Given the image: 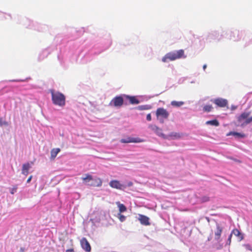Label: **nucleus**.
Returning a JSON list of instances; mask_svg holds the SVG:
<instances>
[{"label": "nucleus", "mask_w": 252, "mask_h": 252, "mask_svg": "<svg viewBox=\"0 0 252 252\" xmlns=\"http://www.w3.org/2000/svg\"><path fill=\"white\" fill-rule=\"evenodd\" d=\"M11 81H13V82H21V81H24L23 80H11Z\"/></svg>", "instance_id": "38"}, {"label": "nucleus", "mask_w": 252, "mask_h": 252, "mask_svg": "<svg viewBox=\"0 0 252 252\" xmlns=\"http://www.w3.org/2000/svg\"><path fill=\"white\" fill-rule=\"evenodd\" d=\"M184 101H172L171 102V105L174 107H179L184 104Z\"/></svg>", "instance_id": "21"}, {"label": "nucleus", "mask_w": 252, "mask_h": 252, "mask_svg": "<svg viewBox=\"0 0 252 252\" xmlns=\"http://www.w3.org/2000/svg\"><path fill=\"white\" fill-rule=\"evenodd\" d=\"M231 234H234L236 236L239 237L241 236L240 232L237 229H234L232 230Z\"/></svg>", "instance_id": "25"}, {"label": "nucleus", "mask_w": 252, "mask_h": 252, "mask_svg": "<svg viewBox=\"0 0 252 252\" xmlns=\"http://www.w3.org/2000/svg\"><path fill=\"white\" fill-rule=\"evenodd\" d=\"M124 99V95L116 96L111 101L109 105L117 107H121L123 104Z\"/></svg>", "instance_id": "5"}, {"label": "nucleus", "mask_w": 252, "mask_h": 252, "mask_svg": "<svg viewBox=\"0 0 252 252\" xmlns=\"http://www.w3.org/2000/svg\"><path fill=\"white\" fill-rule=\"evenodd\" d=\"M5 124V122H3L1 119H0V126H3L4 124Z\"/></svg>", "instance_id": "35"}, {"label": "nucleus", "mask_w": 252, "mask_h": 252, "mask_svg": "<svg viewBox=\"0 0 252 252\" xmlns=\"http://www.w3.org/2000/svg\"><path fill=\"white\" fill-rule=\"evenodd\" d=\"M232 237V234H230L228 238L227 241L226 242V244L230 245L231 243V239Z\"/></svg>", "instance_id": "30"}, {"label": "nucleus", "mask_w": 252, "mask_h": 252, "mask_svg": "<svg viewBox=\"0 0 252 252\" xmlns=\"http://www.w3.org/2000/svg\"><path fill=\"white\" fill-rule=\"evenodd\" d=\"M222 231V228L218 224H217V229L215 232V239L217 240H219L221 232Z\"/></svg>", "instance_id": "14"}, {"label": "nucleus", "mask_w": 252, "mask_h": 252, "mask_svg": "<svg viewBox=\"0 0 252 252\" xmlns=\"http://www.w3.org/2000/svg\"><path fill=\"white\" fill-rule=\"evenodd\" d=\"M169 113L168 112L163 108H158L156 111V116L157 118L159 117L164 118V119H167L169 117Z\"/></svg>", "instance_id": "8"}, {"label": "nucleus", "mask_w": 252, "mask_h": 252, "mask_svg": "<svg viewBox=\"0 0 252 252\" xmlns=\"http://www.w3.org/2000/svg\"><path fill=\"white\" fill-rule=\"evenodd\" d=\"M149 128H151V130H152L154 132H155V131L157 130H158V127L156 125H151L149 126Z\"/></svg>", "instance_id": "28"}, {"label": "nucleus", "mask_w": 252, "mask_h": 252, "mask_svg": "<svg viewBox=\"0 0 252 252\" xmlns=\"http://www.w3.org/2000/svg\"><path fill=\"white\" fill-rule=\"evenodd\" d=\"M137 219L139 220L141 224L142 225H149L150 224L149 222V218L145 215L138 214V216L137 217Z\"/></svg>", "instance_id": "10"}, {"label": "nucleus", "mask_w": 252, "mask_h": 252, "mask_svg": "<svg viewBox=\"0 0 252 252\" xmlns=\"http://www.w3.org/2000/svg\"><path fill=\"white\" fill-rule=\"evenodd\" d=\"M207 67V65L206 64H204L203 66V69L204 70H205V69Z\"/></svg>", "instance_id": "40"}, {"label": "nucleus", "mask_w": 252, "mask_h": 252, "mask_svg": "<svg viewBox=\"0 0 252 252\" xmlns=\"http://www.w3.org/2000/svg\"><path fill=\"white\" fill-rule=\"evenodd\" d=\"M213 107L211 105H205L203 108V110L205 112H210L212 111Z\"/></svg>", "instance_id": "24"}, {"label": "nucleus", "mask_w": 252, "mask_h": 252, "mask_svg": "<svg viewBox=\"0 0 252 252\" xmlns=\"http://www.w3.org/2000/svg\"><path fill=\"white\" fill-rule=\"evenodd\" d=\"M250 113L244 112L237 117L238 125L244 126L252 122V117L249 118Z\"/></svg>", "instance_id": "4"}, {"label": "nucleus", "mask_w": 252, "mask_h": 252, "mask_svg": "<svg viewBox=\"0 0 252 252\" xmlns=\"http://www.w3.org/2000/svg\"><path fill=\"white\" fill-rule=\"evenodd\" d=\"M132 185H133V183L130 181L126 182L123 184V185L125 186V189L127 187H129L132 186Z\"/></svg>", "instance_id": "29"}, {"label": "nucleus", "mask_w": 252, "mask_h": 252, "mask_svg": "<svg viewBox=\"0 0 252 252\" xmlns=\"http://www.w3.org/2000/svg\"><path fill=\"white\" fill-rule=\"evenodd\" d=\"M211 101L220 107H225L228 104V101L226 99L220 97L212 99Z\"/></svg>", "instance_id": "6"}, {"label": "nucleus", "mask_w": 252, "mask_h": 252, "mask_svg": "<svg viewBox=\"0 0 252 252\" xmlns=\"http://www.w3.org/2000/svg\"><path fill=\"white\" fill-rule=\"evenodd\" d=\"M155 133L159 136L163 138V139H168V136L163 134L162 132V129L158 127V130H157Z\"/></svg>", "instance_id": "22"}, {"label": "nucleus", "mask_w": 252, "mask_h": 252, "mask_svg": "<svg viewBox=\"0 0 252 252\" xmlns=\"http://www.w3.org/2000/svg\"><path fill=\"white\" fill-rule=\"evenodd\" d=\"M122 143H141L144 141L143 139L140 138H133L128 137L126 138L122 139L120 140Z\"/></svg>", "instance_id": "7"}, {"label": "nucleus", "mask_w": 252, "mask_h": 252, "mask_svg": "<svg viewBox=\"0 0 252 252\" xmlns=\"http://www.w3.org/2000/svg\"><path fill=\"white\" fill-rule=\"evenodd\" d=\"M183 50H179L173 52H169L166 54L162 58V61L166 63L169 61H174L176 59L181 58L184 55Z\"/></svg>", "instance_id": "3"}, {"label": "nucleus", "mask_w": 252, "mask_h": 252, "mask_svg": "<svg viewBox=\"0 0 252 252\" xmlns=\"http://www.w3.org/2000/svg\"><path fill=\"white\" fill-rule=\"evenodd\" d=\"M166 136H168V139L169 140H175L181 138L182 136V134L180 133L173 132Z\"/></svg>", "instance_id": "13"}, {"label": "nucleus", "mask_w": 252, "mask_h": 252, "mask_svg": "<svg viewBox=\"0 0 252 252\" xmlns=\"http://www.w3.org/2000/svg\"><path fill=\"white\" fill-rule=\"evenodd\" d=\"M208 200H209V198H208V197H204L203 198V201H204V202L207 201Z\"/></svg>", "instance_id": "37"}, {"label": "nucleus", "mask_w": 252, "mask_h": 252, "mask_svg": "<svg viewBox=\"0 0 252 252\" xmlns=\"http://www.w3.org/2000/svg\"><path fill=\"white\" fill-rule=\"evenodd\" d=\"M236 108H237V107L234 106V105H232L231 106V109L232 110H235V109H236Z\"/></svg>", "instance_id": "39"}, {"label": "nucleus", "mask_w": 252, "mask_h": 252, "mask_svg": "<svg viewBox=\"0 0 252 252\" xmlns=\"http://www.w3.org/2000/svg\"><path fill=\"white\" fill-rule=\"evenodd\" d=\"M32 176H30V177L28 179V180H27V183H29L31 182V180H32Z\"/></svg>", "instance_id": "36"}, {"label": "nucleus", "mask_w": 252, "mask_h": 252, "mask_svg": "<svg viewBox=\"0 0 252 252\" xmlns=\"http://www.w3.org/2000/svg\"><path fill=\"white\" fill-rule=\"evenodd\" d=\"M206 124L207 125H212L214 126H219V123L218 121L217 120H213L211 121H208L206 122Z\"/></svg>", "instance_id": "23"}, {"label": "nucleus", "mask_w": 252, "mask_h": 252, "mask_svg": "<svg viewBox=\"0 0 252 252\" xmlns=\"http://www.w3.org/2000/svg\"><path fill=\"white\" fill-rule=\"evenodd\" d=\"M157 118L159 120V122L160 123L163 124L164 123V118L159 117V118Z\"/></svg>", "instance_id": "31"}, {"label": "nucleus", "mask_w": 252, "mask_h": 252, "mask_svg": "<svg viewBox=\"0 0 252 252\" xmlns=\"http://www.w3.org/2000/svg\"><path fill=\"white\" fill-rule=\"evenodd\" d=\"M227 136L233 135L236 138H242L246 137V135L242 133H239L237 132L231 131L227 134Z\"/></svg>", "instance_id": "17"}, {"label": "nucleus", "mask_w": 252, "mask_h": 252, "mask_svg": "<svg viewBox=\"0 0 252 252\" xmlns=\"http://www.w3.org/2000/svg\"><path fill=\"white\" fill-rule=\"evenodd\" d=\"M146 119L148 121H151V119H152V118H151V115L150 114H148L147 115V117H146Z\"/></svg>", "instance_id": "33"}, {"label": "nucleus", "mask_w": 252, "mask_h": 252, "mask_svg": "<svg viewBox=\"0 0 252 252\" xmlns=\"http://www.w3.org/2000/svg\"><path fill=\"white\" fill-rule=\"evenodd\" d=\"M31 167L29 163L24 164L22 166V173L23 175L27 176L29 173V170Z\"/></svg>", "instance_id": "16"}, {"label": "nucleus", "mask_w": 252, "mask_h": 252, "mask_svg": "<svg viewBox=\"0 0 252 252\" xmlns=\"http://www.w3.org/2000/svg\"><path fill=\"white\" fill-rule=\"evenodd\" d=\"M239 34V32L237 30L231 31L229 38L233 41H238L240 38Z\"/></svg>", "instance_id": "12"}, {"label": "nucleus", "mask_w": 252, "mask_h": 252, "mask_svg": "<svg viewBox=\"0 0 252 252\" xmlns=\"http://www.w3.org/2000/svg\"><path fill=\"white\" fill-rule=\"evenodd\" d=\"M60 149L59 148H55L51 151V158L54 159L60 152Z\"/></svg>", "instance_id": "18"}, {"label": "nucleus", "mask_w": 252, "mask_h": 252, "mask_svg": "<svg viewBox=\"0 0 252 252\" xmlns=\"http://www.w3.org/2000/svg\"><path fill=\"white\" fill-rule=\"evenodd\" d=\"M124 97L128 99L129 102L132 104H137L140 103V101L135 98L134 96H130L127 95H124Z\"/></svg>", "instance_id": "15"}, {"label": "nucleus", "mask_w": 252, "mask_h": 252, "mask_svg": "<svg viewBox=\"0 0 252 252\" xmlns=\"http://www.w3.org/2000/svg\"><path fill=\"white\" fill-rule=\"evenodd\" d=\"M118 217L121 222L124 221L126 219V217L125 216L121 215L120 213L118 214Z\"/></svg>", "instance_id": "27"}, {"label": "nucleus", "mask_w": 252, "mask_h": 252, "mask_svg": "<svg viewBox=\"0 0 252 252\" xmlns=\"http://www.w3.org/2000/svg\"><path fill=\"white\" fill-rule=\"evenodd\" d=\"M109 186L114 189H116L120 190H124L125 189V185L123 184L120 183L118 180H112L109 183Z\"/></svg>", "instance_id": "9"}, {"label": "nucleus", "mask_w": 252, "mask_h": 252, "mask_svg": "<svg viewBox=\"0 0 252 252\" xmlns=\"http://www.w3.org/2000/svg\"><path fill=\"white\" fill-rule=\"evenodd\" d=\"M53 103L60 107H63L65 104V96L58 91H51Z\"/></svg>", "instance_id": "1"}, {"label": "nucleus", "mask_w": 252, "mask_h": 252, "mask_svg": "<svg viewBox=\"0 0 252 252\" xmlns=\"http://www.w3.org/2000/svg\"><path fill=\"white\" fill-rule=\"evenodd\" d=\"M147 105H142V106H139V109L140 110H145V109H147Z\"/></svg>", "instance_id": "32"}, {"label": "nucleus", "mask_w": 252, "mask_h": 252, "mask_svg": "<svg viewBox=\"0 0 252 252\" xmlns=\"http://www.w3.org/2000/svg\"><path fill=\"white\" fill-rule=\"evenodd\" d=\"M66 252H74L72 250H67Z\"/></svg>", "instance_id": "41"}, {"label": "nucleus", "mask_w": 252, "mask_h": 252, "mask_svg": "<svg viewBox=\"0 0 252 252\" xmlns=\"http://www.w3.org/2000/svg\"><path fill=\"white\" fill-rule=\"evenodd\" d=\"M245 247L247 250L252 251V247H251L250 245H246Z\"/></svg>", "instance_id": "34"}, {"label": "nucleus", "mask_w": 252, "mask_h": 252, "mask_svg": "<svg viewBox=\"0 0 252 252\" xmlns=\"http://www.w3.org/2000/svg\"><path fill=\"white\" fill-rule=\"evenodd\" d=\"M80 243L82 246V248L85 250L86 252H90L91 250V246L85 238H83L81 241Z\"/></svg>", "instance_id": "11"}, {"label": "nucleus", "mask_w": 252, "mask_h": 252, "mask_svg": "<svg viewBox=\"0 0 252 252\" xmlns=\"http://www.w3.org/2000/svg\"><path fill=\"white\" fill-rule=\"evenodd\" d=\"M209 37H210V38L217 39L218 40L220 39V37H219V33L216 31L213 32L211 33H210Z\"/></svg>", "instance_id": "20"}, {"label": "nucleus", "mask_w": 252, "mask_h": 252, "mask_svg": "<svg viewBox=\"0 0 252 252\" xmlns=\"http://www.w3.org/2000/svg\"><path fill=\"white\" fill-rule=\"evenodd\" d=\"M83 181V184L93 187H100L102 185V181L98 178H93L92 176L86 174L85 177L81 178Z\"/></svg>", "instance_id": "2"}, {"label": "nucleus", "mask_w": 252, "mask_h": 252, "mask_svg": "<svg viewBox=\"0 0 252 252\" xmlns=\"http://www.w3.org/2000/svg\"><path fill=\"white\" fill-rule=\"evenodd\" d=\"M17 186H14L13 187L9 188L10 192L12 194H14L17 191Z\"/></svg>", "instance_id": "26"}, {"label": "nucleus", "mask_w": 252, "mask_h": 252, "mask_svg": "<svg viewBox=\"0 0 252 252\" xmlns=\"http://www.w3.org/2000/svg\"><path fill=\"white\" fill-rule=\"evenodd\" d=\"M116 204L118 206L120 214L126 211V207L124 204L120 203V202H117Z\"/></svg>", "instance_id": "19"}]
</instances>
